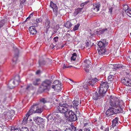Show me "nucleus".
I'll return each mask as SVG.
<instances>
[{
    "label": "nucleus",
    "mask_w": 131,
    "mask_h": 131,
    "mask_svg": "<svg viewBox=\"0 0 131 131\" xmlns=\"http://www.w3.org/2000/svg\"><path fill=\"white\" fill-rule=\"evenodd\" d=\"M18 129V130H19L20 131H29V130L26 127H22L21 128H17Z\"/></svg>",
    "instance_id": "29"
},
{
    "label": "nucleus",
    "mask_w": 131,
    "mask_h": 131,
    "mask_svg": "<svg viewBox=\"0 0 131 131\" xmlns=\"http://www.w3.org/2000/svg\"><path fill=\"white\" fill-rule=\"evenodd\" d=\"M108 88V83L106 81L101 82L100 87V93H102L103 91L104 92H106V90Z\"/></svg>",
    "instance_id": "5"
},
{
    "label": "nucleus",
    "mask_w": 131,
    "mask_h": 131,
    "mask_svg": "<svg viewBox=\"0 0 131 131\" xmlns=\"http://www.w3.org/2000/svg\"><path fill=\"white\" fill-rule=\"evenodd\" d=\"M41 80L39 78H37L34 80L33 81V84L34 85H37L40 84Z\"/></svg>",
    "instance_id": "26"
},
{
    "label": "nucleus",
    "mask_w": 131,
    "mask_h": 131,
    "mask_svg": "<svg viewBox=\"0 0 131 131\" xmlns=\"http://www.w3.org/2000/svg\"><path fill=\"white\" fill-rule=\"evenodd\" d=\"M77 57V54L75 53H74L72 54V56L71 57V60L74 61Z\"/></svg>",
    "instance_id": "34"
},
{
    "label": "nucleus",
    "mask_w": 131,
    "mask_h": 131,
    "mask_svg": "<svg viewBox=\"0 0 131 131\" xmlns=\"http://www.w3.org/2000/svg\"><path fill=\"white\" fill-rule=\"evenodd\" d=\"M33 120L38 125L42 124L43 122V119L40 117H35L33 118Z\"/></svg>",
    "instance_id": "16"
},
{
    "label": "nucleus",
    "mask_w": 131,
    "mask_h": 131,
    "mask_svg": "<svg viewBox=\"0 0 131 131\" xmlns=\"http://www.w3.org/2000/svg\"><path fill=\"white\" fill-rule=\"evenodd\" d=\"M50 37H50V38H49V39H45V40L46 41V40H51L50 39Z\"/></svg>",
    "instance_id": "63"
},
{
    "label": "nucleus",
    "mask_w": 131,
    "mask_h": 131,
    "mask_svg": "<svg viewBox=\"0 0 131 131\" xmlns=\"http://www.w3.org/2000/svg\"><path fill=\"white\" fill-rule=\"evenodd\" d=\"M29 30L30 33V34L33 35L36 34L37 32V31L36 29L33 26L30 27L29 28Z\"/></svg>",
    "instance_id": "20"
},
{
    "label": "nucleus",
    "mask_w": 131,
    "mask_h": 131,
    "mask_svg": "<svg viewBox=\"0 0 131 131\" xmlns=\"http://www.w3.org/2000/svg\"><path fill=\"white\" fill-rule=\"evenodd\" d=\"M42 109L40 108L38 109L37 110H36L35 112H36V113H41L42 112Z\"/></svg>",
    "instance_id": "44"
},
{
    "label": "nucleus",
    "mask_w": 131,
    "mask_h": 131,
    "mask_svg": "<svg viewBox=\"0 0 131 131\" xmlns=\"http://www.w3.org/2000/svg\"><path fill=\"white\" fill-rule=\"evenodd\" d=\"M113 66L116 67V68H115V70L117 68H122V65L120 64H114L113 65Z\"/></svg>",
    "instance_id": "31"
},
{
    "label": "nucleus",
    "mask_w": 131,
    "mask_h": 131,
    "mask_svg": "<svg viewBox=\"0 0 131 131\" xmlns=\"http://www.w3.org/2000/svg\"><path fill=\"white\" fill-rule=\"evenodd\" d=\"M40 73V71L39 70H38L37 71H36V74H39Z\"/></svg>",
    "instance_id": "57"
},
{
    "label": "nucleus",
    "mask_w": 131,
    "mask_h": 131,
    "mask_svg": "<svg viewBox=\"0 0 131 131\" xmlns=\"http://www.w3.org/2000/svg\"><path fill=\"white\" fill-rule=\"evenodd\" d=\"M90 78H88L85 80L84 83V85H83V88H84V89L88 90L89 89L90 85Z\"/></svg>",
    "instance_id": "14"
},
{
    "label": "nucleus",
    "mask_w": 131,
    "mask_h": 131,
    "mask_svg": "<svg viewBox=\"0 0 131 131\" xmlns=\"http://www.w3.org/2000/svg\"><path fill=\"white\" fill-rule=\"evenodd\" d=\"M58 37H56L53 38L54 41H58Z\"/></svg>",
    "instance_id": "51"
},
{
    "label": "nucleus",
    "mask_w": 131,
    "mask_h": 131,
    "mask_svg": "<svg viewBox=\"0 0 131 131\" xmlns=\"http://www.w3.org/2000/svg\"><path fill=\"white\" fill-rule=\"evenodd\" d=\"M52 119V120H53V118L52 117V116H49L48 117V120H49V119Z\"/></svg>",
    "instance_id": "56"
},
{
    "label": "nucleus",
    "mask_w": 131,
    "mask_h": 131,
    "mask_svg": "<svg viewBox=\"0 0 131 131\" xmlns=\"http://www.w3.org/2000/svg\"><path fill=\"white\" fill-rule=\"evenodd\" d=\"M76 131H82V130L81 129H77Z\"/></svg>",
    "instance_id": "59"
},
{
    "label": "nucleus",
    "mask_w": 131,
    "mask_h": 131,
    "mask_svg": "<svg viewBox=\"0 0 131 131\" xmlns=\"http://www.w3.org/2000/svg\"><path fill=\"white\" fill-rule=\"evenodd\" d=\"M72 66H69L67 64H64L63 67V68H70Z\"/></svg>",
    "instance_id": "42"
},
{
    "label": "nucleus",
    "mask_w": 131,
    "mask_h": 131,
    "mask_svg": "<svg viewBox=\"0 0 131 131\" xmlns=\"http://www.w3.org/2000/svg\"><path fill=\"white\" fill-rule=\"evenodd\" d=\"M33 14L32 13H31L30 14V15H29V17L30 18V17H32V16Z\"/></svg>",
    "instance_id": "61"
},
{
    "label": "nucleus",
    "mask_w": 131,
    "mask_h": 131,
    "mask_svg": "<svg viewBox=\"0 0 131 131\" xmlns=\"http://www.w3.org/2000/svg\"><path fill=\"white\" fill-rule=\"evenodd\" d=\"M104 131H109V129H108V128L107 127L105 128L104 129Z\"/></svg>",
    "instance_id": "58"
},
{
    "label": "nucleus",
    "mask_w": 131,
    "mask_h": 131,
    "mask_svg": "<svg viewBox=\"0 0 131 131\" xmlns=\"http://www.w3.org/2000/svg\"><path fill=\"white\" fill-rule=\"evenodd\" d=\"M31 86V85H27V87H26V90H29Z\"/></svg>",
    "instance_id": "52"
},
{
    "label": "nucleus",
    "mask_w": 131,
    "mask_h": 131,
    "mask_svg": "<svg viewBox=\"0 0 131 131\" xmlns=\"http://www.w3.org/2000/svg\"><path fill=\"white\" fill-rule=\"evenodd\" d=\"M6 99L5 98L4 99V101H3V102H2V104L0 105V108H2V109H3L4 108V105H3V104H6Z\"/></svg>",
    "instance_id": "28"
},
{
    "label": "nucleus",
    "mask_w": 131,
    "mask_h": 131,
    "mask_svg": "<svg viewBox=\"0 0 131 131\" xmlns=\"http://www.w3.org/2000/svg\"><path fill=\"white\" fill-rule=\"evenodd\" d=\"M72 103L73 104V105L76 106L79 105H80L81 101L80 100L76 98L75 99V100L72 102Z\"/></svg>",
    "instance_id": "22"
},
{
    "label": "nucleus",
    "mask_w": 131,
    "mask_h": 131,
    "mask_svg": "<svg viewBox=\"0 0 131 131\" xmlns=\"http://www.w3.org/2000/svg\"><path fill=\"white\" fill-rule=\"evenodd\" d=\"M20 81L19 76L18 75H16L14 79H12L9 81L8 87L10 89L13 88L18 84Z\"/></svg>",
    "instance_id": "4"
},
{
    "label": "nucleus",
    "mask_w": 131,
    "mask_h": 131,
    "mask_svg": "<svg viewBox=\"0 0 131 131\" xmlns=\"http://www.w3.org/2000/svg\"><path fill=\"white\" fill-rule=\"evenodd\" d=\"M84 131H90V129L89 128H84Z\"/></svg>",
    "instance_id": "54"
},
{
    "label": "nucleus",
    "mask_w": 131,
    "mask_h": 131,
    "mask_svg": "<svg viewBox=\"0 0 131 131\" xmlns=\"http://www.w3.org/2000/svg\"><path fill=\"white\" fill-rule=\"evenodd\" d=\"M107 28H105L102 29V30H100L99 31H96V32H94V34H93L92 35V36H94L95 35V34H96L97 35H100L101 34H104V33H105L107 32Z\"/></svg>",
    "instance_id": "18"
},
{
    "label": "nucleus",
    "mask_w": 131,
    "mask_h": 131,
    "mask_svg": "<svg viewBox=\"0 0 131 131\" xmlns=\"http://www.w3.org/2000/svg\"><path fill=\"white\" fill-rule=\"evenodd\" d=\"M30 18L28 17H27V19H26V21H27Z\"/></svg>",
    "instance_id": "64"
},
{
    "label": "nucleus",
    "mask_w": 131,
    "mask_h": 131,
    "mask_svg": "<svg viewBox=\"0 0 131 131\" xmlns=\"http://www.w3.org/2000/svg\"><path fill=\"white\" fill-rule=\"evenodd\" d=\"M71 107V105H68L67 103H59L58 106L57 107L56 111L53 112V114L54 115H56V116H54L55 118H59V115L58 114V113L65 114L72 112L70 110Z\"/></svg>",
    "instance_id": "2"
},
{
    "label": "nucleus",
    "mask_w": 131,
    "mask_h": 131,
    "mask_svg": "<svg viewBox=\"0 0 131 131\" xmlns=\"http://www.w3.org/2000/svg\"><path fill=\"white\" fill-rule=\"evenodd\" d=\"M90 60L88 59H86L84 60L83 62V66H84V71L88 73L89 72L90 70Z\"/></svg>",
    "instance_id": "8"
},
{
    "label": "nucleus",
    "mask_w": 131,
    "mask_h": 131,
    "mask_svg": "<svg viewBox=\"0 0 131 131\" xmlns=\"http://www.w3.org/2000/svg\"><path fill=\"white\" fill-rule=\"evenodd\" d=\"M54 84H55V85H60V84H59V81L58 80H55L54 81Z\"/></svg>",
    "instance_id": "47"
},
{
    "label": "nucleus",
    "mask_w": 131,
    "mask_h": 131,
    "mask_svg": "<svg viewBox=\"0 0 131 131\" xmlns=\"http://www.w3.org/2000/svg\"><path fill=\"white\" fill-rule=\"evenodd\" d=\"M121 82L127 86H131V80L128 77L122 79Z\"/></svg>",
    "instance_id": "10"
},
{
    "label": "nucleus",
    "mask_w": 131,
    "mask_h": 131,
    "mask_svg": "<svg viewBox=\"0 0 131 131\" xmlns=\"http://www.w3.org/2000/svg\"><path fill=\"white\" fill-rule=\"evenodd\" d=\"M11 131H20V130H18V128H14L13 127H11Z\"/></svg>",
    "instance_id": "49"
},
{
    "label": "nucleus",
    "mask_w": 131,
    "mask_h": 131,
    "mask_svg": "<svg viewBox=\"0 0 131 131\" xmlns=\"http://www.w3.org/2000/svg\"><path fill=\"white\" fill-rule=\"evenodd\" d=\"M59 25H57L56 26L54 27V29L56 30H58L59 29Z\"/></svg>",
    "instance_id": "48"
},
{
    "label": "nucleus",
    "mask_w": 131,
    "mask_h": 131,
    "mask_svg": "<svg viewBox=\"0 0 131 131\" xmlns=\"http://www.w3.org/2000/svg\"><path fill=\"white\" fill-rule=\"evenodd\" d=\"M89 121L86 119H84V126L83 127L85 128H89Z\"/></svg>",
    "instance_id": "24"
},
{
    "label": "nucleus",
    "mask_w": 131,
    "mask_h": 131,
    "mask_svg": "<svg viewBox=\"0 0 131 131\" xmlns=\"http://www.w3.org/2000/svg\"><path fill=\"white\" fill-rule=\"evenodd\" d=\"M89 43H88V42H86V47H88V46H89Z\"/></svg>",
    "instance_id": "60"
},
{
    "label": "nucleus",
    "mask_w": 131,
    "mask_h": 131,
    "mask_svg": "<svg viewBox=\"0 0 131 131\" xmlns=\"http://www.w3.org/2000/svg\"><path fill=\"white\" fill-rule=\"evenodd\" d=\"M36 112L35 111H28L27 112V113L26 114V115H27L28 116H29L30 115L32 114L33 113H35Z\"/></svg>",
    "instance_id": "35"
},
{
    "label": "nucleus",
    "mask_w": 131,
    "mask_h": 131,
    "mask_svg": "<svg viewBox=\"0 0 131 131\" xmlns=\"http://www.w3.org/2000/svg\"><path fill=\"white\" fill-rule=\"evenodd\" d=\"M109 11L108 13L110 14H111L112 12V10L113 9L112 7H108Z\"/></svg>",
    "instance_id": "43"
},
{
    "label": "nucleus",
    "mask_w": 131,
    "mask_h": 131,
    "mask_svg": "<svg viewBox=\"0 0 131 131\" xmlns=\"http://www.w3.org/2000/svg\"><path fill=\"white\" fill-rule=\"evenodd\" d=\"M80 26V24H78L77 25H75L73 28L74 30L75 31L78 30Z\"/></svg>",
    "instance_id": "37"
},
{
    "label": "nucleus",
    "mask_w": 131,
    "mask_h": 131,
    "mask_svg": "<svg viewBox=\"0 0 131 131\" xmlns=\"http://www.w3.org/2000/svg\"><path fill=\"white\" fill-rule=\"evenodd\" d=\"M57 41L53 42V43H51V44H50V47L52 49H53L54 47H56L58 48L62 49V48H63L64 47V46L66 44V43H65L64 45H61L60 44H56V42Z\"/></svg>",
    "instance_id": "13"
},
{
    "label": "nucleus",
    "mask_w": 131,
    "mask_h": 131,
    "mask_svg": "<svg viewBox=\"0 0 131 131\" xmlns=\"http://www.w3.org/2000/svg\"><path fill=\"white\" fill-rule=\"evenodd\" d=\"M126 13L127 15L130 17H131V10L130 9L127 10Z\"/></svg>",
    "instance_id": "38"
},
{
    "label": "nucleus",
    "mask_w": 131,
    "mask_h": 131,
    "mask_svg": "<svg viewBox=\"0 0 131 131\" xmlns=\"http://www.w3.org/2000/svg\"><path fill=\"white\" fill-rule=\"evenodd\" d=\"M106 92H104V91H103L102 93H100V91H99V95H98V93L96 92H94L93 93V99L94 100H96L98 99H100L101 97L103 96Z\"/></svg>",
    "instance_id": "11"
},
{
    "label": "nucleus",
    "mask_w": 131,
    "mask_h": 131,
    "mask_svg": "<svg viewBox=\"0 0 131 131\" xmlns=\"http://www.w3.org/2000/svg\"><path fill=\"white\" fill-rule=\"evenodd\" d=\"M64 131H72L71 130V129L70 128H67Z\"/></svg>",
    "instance_id": "55"
},
{
    "label": "nucleus",
    "mask_w": 131,
    "mask_h": 131,
    "mask_svg": "<svg viewBox=\"0 0 131 131\" xmlns=\"http://www.w3.org/2000/svg\"><path fill=\"white\" fill-rule=\"evenodd\" d=\"M13 115L14 114L11 113V112L9 111L4 112V117L7 119L11 118Z\"/></svg>",
    "instance_id": "15"
},
{
    "label": "nucleus",
    "mask_w": 131,
    "mask_h": 131,
    "mask_svg": "<svg viewBox=\"0 0 131 131\" xmlns=\"http://www.w3.org/2000/svg\"><path fill=\"white\" fill-rule=\"evenodd\" d=\"M114 42V46L115 47V48L118 47L119 46V44L117 43H116V42Z\"/></svg>",
    "instance_id": "50"
},
{
    "label": "nucleus",
    "mask_w": 131,
    "mask_h": 131,
    "mask_svg": "<svg viewBox=\"0 0 131 131\" xmlns=\"http://www.w3.org/2000/svg\"><path fill=\"white\" fill-rule=\"evenodd\" d=\"M51 83V80L46 79L42 82L41 86L43 87L44 90H47L50 87Z\"/></svg>",
    "instance_id": "6"
},
{
    "label": "nucleus",
    "mask_w": 131,
    "mask_h": 131,
    "mask_svg": "<svg viewBox=\"0 0 131 131\" xmlns=\"http://www.w3.org/2000/svg\"><path fill=\"white\" fill-rule=\"evenodd\" d=\"M108 42L107 41H98L97 45L99 48L98 49V53L100 55H103L106 52V50L104 47L107 45Z\"/></svg>",
    "instance_id": "3"
},
{
    "label": "nucleus",
    "mask_w": 131,
    "mask_h": 131,
    "mask_svg": "<svg viewBox=\"0 0 131 131\" xmlns=\"http://www.w3.org/2000/svg\"><path fill=\"white\" fill-rule=\"evenodd\" d=\"M14 46V45L13 43L12 46H13V48H14V49L15 51L16 52V54L15 55L13 59V62L14 63V64H15L16 63V61L17 60L18 56L19 51L17 48L15 47Z\"/></svg>",
    "instance_id": "9"
},
{
    "label": "nucleus",
    "mask_w": 131,
    "mask_h": 131,
    "mask_svg": "<svg viewBox=\"0 0 131 131\" xmlns=\"http://www.w3.org/2000/svg\"><path fill=\"white\" fill-rule=\"evenodd\" d=\"M39 66L40 67L41 66L45 64V61H41V60H39Z\"/></svg>",
    "instance_id": "41"
},
{
    "label": "nucleus",
    "mask_w": 131,
    "mask_h": 131,
    "mask_svg": "<svg viewBox=\"0 0 131 131\" xmlns=\"http://www.w3.org/2000/svg\"><path fill=\"white\" fill-rule=\"evenodd\" d=\"M29 116H28L27 115H26V117H24V118L23 119V123H24V124H26L27 123V119Z\"/></svg>",
    "instance_id": "32"
},
{
    "label": "nucleus",
    "mask_w": 131,
    "mask_h": 131,
    "mask_svg": "<svg viewBox=\"0 0 131 131\" xmlns=\"http://www.w3.org/2000/svg\"><path fill=\"white\" fill-rule=\"evenodd\" d=\"M114 77L113 75L111 74L109 75L108 77V80L110 81H111L114 79Z\"/></svg>",
    "instance_id": "36"
},
{
    "label": "nucleus",
    "mask_w": 131,
    "mask_h": 131,
    "mask_svg": "<svg viewBox=\"0 0 131 131\" xmlns=\"http://www.w3.org/2000/svg\"><path fill=\"white\" fill-rule=\"evenodd\" d=\"M71 131H75L76 130V127L73 125L71 126Z\"/></svg>",
    "instance_id": "46"
},
{
    "label": "nucleus",
    "mask_w": 131,
    "mask_h": 131,
    "mask_svg": "<svg viewBox=\"0 0 131 131\" xmlns=\"http://www.w3.org/2000/svg\"><path fill=\"white\" fill-rule=\"evenodd\" d=\"M5 21L4 20H2L0 22V28L2 27L4 25Z\"/></svg>",
    "instance_id": "39"
},
{
    "label": "nucleus",
    "mask_w": 131,
    "mask_h": 131,
    "mask_svg": "<svg viewBox=\"0 0 131 131\" xmlns=\"http://www.w3.org/2000/svg\"><path fill=\"white\" fill-rule=\"evenodd\" d=\"M2 72L1 71H0V77L2 76Z\"/></svg>",
    "instance_id": "62"
},
{
    "label": "nucleus",
    "mask_w": 131,
    "mask_h": 131,
    "mask_svg": "<svg viewBox=\"0 0 131 131\" xmlns=\"http://www.w3.org/2000/svg\"><path fill=\"white\" fill-rule=\"evenodd\" d=\"M123 10L125 13L127 11V10H129L128 9V6L127 5H123Z\"/></svg>",
    "instance_id": "30"
},
{
    "label": "nucleus",
    "mask_w": 131,
    "mask_h": 131,
    "mask_svg": "<svg viewBox=\"0 0 131 131\" xmlns=\"http://www.w3.org/2000/svg\"><path fill=\"white\" fill-rule=\"evenodd\" d=\"M88 3V2H85L83 3L82 4H81V6H83L84 5Z\"/></svg>",
    "instance_id": "53"
},
{
    "label": "nucleus",
    "mask_w": 131,
    "mask_h": 131,
    "mask_svg": "<svg viewBox=\"0 0 131 131\" xmlns=\"http://www.w3.org/2000/svg\"><path fill=\"white\" fill-rule=\"evenodd\" d=\"M65 116L68 117L70 121H75L77 119V116L72 112H70L68 113L64 114Z\"/></svg>",
    "instance_id": "7"
},
{
    "label": "nucleus",
    "mask_w": 131,
    "mask_h": 131,
    "mask_svg": "<svg viewBox=\"0 0 131 131\" xmlns=\"http://www.w3.org/2000/svg\"><path fill=\"white\" fill-rule=\"evenodd\" d=\"M91 82H90V85L91 86L94 87L95 86V84L96 82L98 81V80L96 78H93L91 79Z\"/></svg>",
    "instance_id": "21"
},
{
    "label": "nucleus",
    "mask_w": 131,
    "mask_h": 131,
    "mask_svg": "<svg viewBox=\"0 0 131 131\" xmlns=\"http://www.w3.org/2000/svg\"><path fill=\"white\" fill-rule=\"evenodd\" d=\"M50 20L48 19H47L46 20L45 25V28H46V32H47L48 31L50 27Z\"/></svg>",
    "instance_id": "23"
},
{
    "label": "nucleus",
    "mask_w": 131,
    "mask_h": 131,
    "mask_svg": "<svg viewBox=\"0 0 131 131\" xmlns=\"http://www.w3.org/2000/svg\"><path fill=\"white\" fill-rule=\"evenodd\" d=\"M51 88H52L54 89V90L59 92L61 91L62 87L60 85H52Z\"/></svg>",
    "instance_id": "19"
},
{
    "label": "nucleus",
    "mask_w": 131,
    "mask_h": 131,
    "mask_svg": "<svg viewBox=\"0 0 131 131\" xmlns=\"http://www.w3.org/2000/svg\"><path fill=\"white\" fill-rule=\"evenodd\" d=\"M118 123V118L116 117L115 119L113 120L112 121V127L114 128L116 126V124Z\"/></svg>",
    "instance_id": "25"
},
{
    "label": "nucleus",
    "mask_w": 131,
    "mask_h": 131,
    "mask_svg": "<svg viewBox=\"0 0 131 131\" xmlns=\"http://www.w3.org/2000/svg\"><path fill=\"white\" fill-rule=\"evenodd\" d=\"M110 104L113 107L109 108L106 112V114L107 116L121 112L122 107L124 103L122 100H120L117 97L111 96L110 97Z\"/></svg>",
    "instance_id": "1"
},
{
    "label": "nucleus",
    "mask_w": 131,
    "mask_h": 131,
    "mask_svg": "<svg viewBox=\"0 0 131 131\" xmlns=\"http://www.w3.org/2000/svg\"><path fill=\"white\" fill-rule=\"evenodd\" d=\"M50 7L53 9V12L56 16H57L58 13V7L56 4L52 2L50 3Z\"/></svg>",
    "instance_id": "12"
},
{
    "label": "nucleus",
    "mask_w": 131,
    "mask_h": 131,
    "mask_svg": "<svg viewBox=\"0 0 131 131\" xmlns=\"http://www.w3.org/2000/svg\"><path fill=\"white\" fill-rule=\"evenodd\" d=\"M100 6V5H97V4H94L92 5H91V7L92 9V11H93L97 12L99 10V7Z\"/></svg>",
    "instance_id": "17"
},
{
    "label": "nucleus",
    "mask_w": 131,
    "mask_h": 131,
    "mask_svg": "<svg viewBox=\"0 0 131 131\" xmlns=\"http://www.w3.org/2000/svg\"><path fill=\"white\" fill-rule=\"evenodd\" d=\"M38 105L37 104H35L31 106V109H33V110H37L39 108H38Z\"/></svg>",
    "instance_id": "33"
},
{
    "label": "nucleus",
    "mask_w": 131,
    "mask_h": 131,
    "mask_svg": "<svg viewBox=\"0 0 131 131\" xmlns=\"http://www.w3.org/2000/svg\"><path fill=\"white\" fill-rule=\"evenodd\" d=\"M36 22L37 23H40L42 21V20L41 18H37L36 19Z\"/></svg>",
    "instance_id": "45"
},
{
    "label": "nucleus",
    "mask_w": 131,
    "mask_h": 131,
    "mask_svg": "<svg viewBox=\"0 0 131 131\" xmlns=\"http://www.w3.org/2000/svg\"><path fill=\"white\" fill-rule=\"evenodd\" d=\"M40 102L42 103L43 104L46 103L47 102L45 98H42L40 99Z\"/></svg>",
    "instance_id": "40"
},
{
    "label": "nucleus",
    "mask_w": 131,
    "mask_h": 131,
    "mask_svg": "<svg viewBox=\"0 0 131 131\" xmlns=\"http://www.w3.org/2000/svg\"><path fill=\"white\" fill-rule=\"evenodd\" d=\"M65 26L68 28H70L72 26V24L69 21H67L64 24Z\"/></svg>",
    "instance_id": "27"
}]
</instances>
